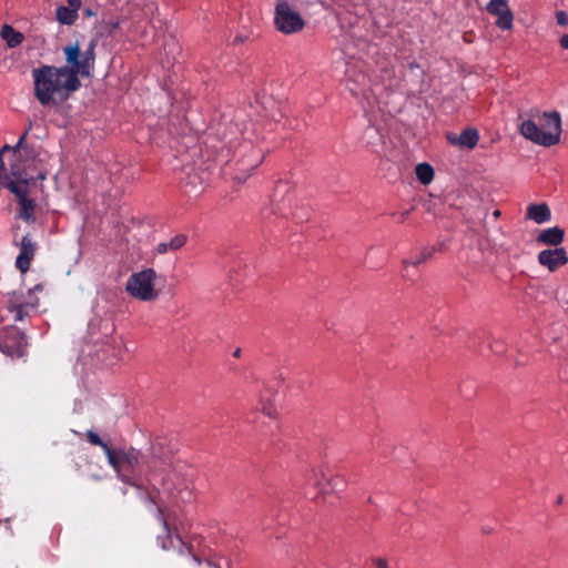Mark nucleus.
I'll return each instance as SVG.
<instances>
[{"label":"nucleus","instance_id":"obj_1","mask_svg":"<svg viewBox=\"0 0 568 568\" xmlns=\"http://www.w3.org/2000/svg\"><path fill=\"white\" fill-rule=\"evenodd\" d=\"M173 448L164 438H156L151 445V452L144 462L143 477L148 484L145 488L146 499L156 506V519L163 526L165 538L159 537L161 548L169 550L174 548L173 534L180 542L179 554L186 556L187 560L200 565L201 560L195 555L193 547L184 542L180 535V528L175 524L172 514H165L164 507L171 503L173 496V483L171 480Z\"/></svg>","mask_w":568,"mask_h":568},{"label":"nucleus","instance_id":"obj_2","mask_svg":"<svg viewBox=\"0 0 568 568\" xmlns=\"http://www.w3.org/2000/svg\"><path fill=\"white\" fill-rule=\"evenodd\" d=\"M85 438L91 445L98 446L103 450L108 464L122 483L141 488L136 478V471L141 466V453L139 449L134 447H111L92 429L87 430Z\"/></svg>","mask_w":568,"mask_h":568},{"label":"nucleus","instance_id":"obj_3","mask_svg":"<svg viewBox=\"0 0 568 568\" xmlns=\"http://www.w3.org/2000/svg\"><path fill=\"white\" fill-rule=\"evenodd\" d=\"M34 97L43 105L55 103L54 95L67 100L79 88L60 67L41 65L32 70Z\"/></svg>","mask_w":568,"mask_h":568},{"label":"nucleus","instance_id":"obj_4","mask_svg":"<svg viewBox=\"0 0 568 568\" xmlns=\"http://www.w3.org/2000/svg\"><path fill=\"white\" fill-rule=\"evenodd\" d=\"M95 48L97 40L93 39L84 50H81L79 41L69 43L62 49L65 64L60 68L79 89L81 88L80 78H91L93 75L97 58Z\"/></svg>","mask_w":568,"mask_h":568},{"label":"nucleus","instance_id":"obj_5","mask_svg":"<svg viewBox=\"0 0 568 568\" xmlns=\"http://www.w3.org/2000/svg\"><path fill=\"white\" fill-rule=\"evenodd\" d=\"M541 126L532 120H526L519 125L520 134L531 142L549 148L560 141L561 118L559 112H544L541 115Z\"/></svg>","mask_w":568,"mask_h":568},{"label":"nucleus","instance_id":"obj_6","mask_svg":"<svg viewBox=\"0 0 568 568\" xmlns=\"http://www.w3.org/2000/svg\"><path fill=\"white\" fill-rule=\"evenodd\" d=\"M235 174L234 179L245 182L250 174L263 162L264 150L255 146L251 141H243L235 151Z\"/></svg>","mask_w":568,"mask_h":568},{"label":"nucleus","instance_id":"obj_7","mask_svg":"<svg viewBox=\"0 0 568 568\" xmlns=\"http://www.w3.org/2000/svg\"><path fill=\"white\" fill-rule=\"evenodd\" d=\"M43 291V284H36L29 288L24 294L23 292H12L8 294L7 310L13 315L14 322H22L30 316L39 306V298L34 295L37 292Z\"/></svg>","mask_w":568,"mask_h":568},{"label":"nucleus","instance_id":"obj_8","mask_svg":"<svg viewBox=\"0 0 568 568\" xmlns=\"http://www.w3.org/2000/svg\"><path fill=\"white\" fill-rule=\"evenodd\" d=\"M158 274L153 268H145L141 272L133 273L125 285L126 292L134 298L150 302L158 298L159 293L154 288V282Z\"/></svg>","mask_w":568,"mask_h":568},{"label":"nucleus","instance_id":"obj_9","mask_svg":"<svg viewBox=\"0 0 568 568\" xmlns=\"http://www.w3.org/2000/svg\"><path fill=\"white\" fill-rule=\"evenodd\" d=\"M26 334L16 326H6L0 331V351L10 358H21L27 354Z\"/></svg>","mask_w":568,"mask_h":568},{"label":"nucleus","instance_id":"obj_10","mask_svg":"<svg viewBox=\"0 0 568 568\" xmlns=\"http://www.w3.org/2000/svg\"><path fill=\"white\" fill-rule=\"evenodd\" d=\"M274 23L276 29L285 34L298 32L305 26L301 14L285 0H278L276 3Z\"/></svg>","mask_w":568,"mask_h":568},{"label":"nucleus","instance_id":"obj_11","mask_svg":"<svg viewBox=\"0 0 568 568\" xmlns=\"http://www.w3.org/2000/svg\"><path fill=\"white\" fill-rule=\"evenodd\" d=\"M7 185L8 190L16 195L19 203V212L17 216L27 223H33L36 221V202L28 197V190L16 182H9Z\"/></svg>","mask_w":568,"mask_h":568},{"label":"nucleus","instance_id":"obj_12","mask_svg":"<svg viewBox=\"0 0 568 568\" xmlns=\"http://www.w3.org/2000/svg\"><path fill=\"white\" fill-rule=\"evenodd\" d=\"M486 10L489 14L497 17L496 26L499 29H511L514 16L507 0H490L486 6Z\"/></svg>","mask_w":568,"mask_h":568},{"label":"nucleus","instance_id":"obj_13","mask_svg":"<svg viewBox=\"0 0 568 568\" xmlns=\"http://www.w3.org/2000/svg\"><path fill=\"white\" fill-rule=\"evenodd\" d=\"M538 262L549 272H555L568 263V254L564 247L542 250L538 253Z\"/></svg>","mask_w":568,"mask_h":568},{"label":"nucleus","instance_id":"obj_14","mask_svg":"<svg viewBox=\"0 0 568 568\" xmlns=\"http://www.w3.org/2000/svg\"><path fill=\"white\" fill-rule=\"evenodd\" d=\"M38 250L37 242L30 234L22 236L20 243V252L16 260V266L21 273L29 271L32 260Z\"/></svg>","mask_w":568,"mask_h":568},{"label":"nucleus","instance_id":"obj_15","mask_svg":"<svg viewBox=\"0 0 568 568\" xmlns=\"http://www.w3.org/2000/svg\"><path fill=\"white\" fill-rule=\"evenodd\" d=\"M447 140L454 145H459L471 150L478 143L479 134L476 129L467 128L463 130L458 136L453 133H448Z\"/></svg>","mask_w":568,"mask_h":568},{"label":"nucleus","instance_id":"obj_16","mask_svg":"<svg viewBox=\"0 0 568 568\" xmlns=\"http://www.w3.org/2000/svg\"><path fill=\"white\" fill-rule=\"evenodd\" d=\"M272 394L270 392H266L263 394L260 398L258 405L255 408V412L252 413V416L247 417V420L250 423H256L258 419V413H263L265 416H267L271 419H275L277 415V409L275 405L272 403Z\"/></svg>","mask_w":568,"mask_h":568},{"label":"nucleus","instance_id":"obj_17","mask_svg":"<svg viewBox=\"0 0 568 568\" xmlns=\"http://www.w3.org/2000/svg\"><path fill=\"white\" fill-rule=\"evenodd\" d=\"M564 239L565 231L559 226H552L541 230L537 236V242L544 245L560 247L559 245L564 242Z\"/></svg>","mask_w":568,"mask_h":568},{"label":"nucleus","instance_id":"obj_18","mask_svg":"<svg viewBox=\"0 0 568 568\" xmlns=\"http://www.w3.org/2000/svg\"><path fill=\"white\" fill-rule=\"evenodd\" d=\"M81 7L80 0H70L69 7H59L57 9V19L60 23L71 26L78 18V10Z\"/></svg>","mask_w":568,"mask_h":568},{"label":"nucleus","instance_id":"obj_19","mask_svg":"<svg viewBox=\"0 0 568 568\" xmlns=\"http://www.w3.org/2000/svg\"><path fill=\"white\" fill-rule=\"evenodd\" d=\"M526 216L537 224H542L551 219V211L546 203L529 204Z\"/></svg>","mask_w":568,"mask_h":568},{"label":"nucleus","instance_id":"obj_20","mask_svg":"<svg viewBox=\"0 0 568 568\" xmlns=\"http://www.w3.org/2000/svg\"><path fill=\"white\" fill-rule=\"evenodd\" d=\"M186 235L184 234H178L175 236H173L170 241L168 242H162V243H159L155 247H154V252L156 254H165L168 253L169 251H178L180 250L182 246L185 245L186 243Z\"/></svg>","mask_w":568,"mask_h":568},{"label":"nucleus","instance_id":"obj_21","mask_svg":"<svg viewBox=\"0 0 568 568\" xmlns=\"http://www.w3.org/2000/svg\"><path fill=\"white\" fill-rule=\"evenodd\" d=\"M1 38L7 42L9 48H16L22 43L24 36L16 31L11 26L4 24L0 31Z\"/></svg>","mask_w":568,"mask_h":568},{"label":"nucleus","instance_id":"obj_22","mask_svg":"<svg viewBox=\"0 0 568 568\" xmlns=\"http://www.w3.org/2000/svg\"><path fill=\"white\" fill-rule=\"evenodd\" d=\"M415 173L418 181L424 185L429 184L434 179V169L426 162L417 164Z\"/></svg>","mask_w":568,"mask_h":568},{"label":"nucleus","instance_id":"obj_23","mask_svg":"<svg viewBox=\"0 0 568 568\" xmlns=\"http://www.w3.org/2000/svg\"><path fill=\"white\" fill-rule=\"evenodd\" d=\"M436 252V248L435 247H432V248H424L422 252H420V255L415 258V260H404L403 261V264L405 266V268H407L408 266H418L423 263H425L426 261H428L433 254Z\"/></svg>","mask_w":568,"mask_h":568},{"label":"nucleus","instance_id":"obj_24","mask_svg":"<svg viewBox=\"0 0 568 568\" xmlns=\"http://www.w3.org/2000/svg\"><path fill=\"white\" fill-rule=\"evenodd\" d=\"M322 479H325V475L316 469H312L307 475V481L320 489H324Z\"/></svg>","mask_w":568,"mask_h":568},{"label":"nucleus","instance_id":"obj_25","mask_svg":"<svg viewBox=\"0 0 568 568\" xmlns=\"http://www.w3.org/2000/svg\"><path fill=\"white\" fill-rule=\"evenodd\" d=\"M11 175L14 176L19 182L27 184V173L24 170H21L20 168L12 166L10 171Z\"/></svg>","mask_w":568,"mask_h":568},{"label":"nucleus","instance_id":"obj_26","mask_svg":"<svg viewBox=\"0 0 568 568\" xmlns=\"http://www.w3.org/2000/svg\"><path fill=\"white\" fill-rule=\"evenodd\" d=\"M13 182L8 174L4 173V164L2 159H0V190L2 187L8 189V183Z\"/></svg>","mask_w":568,"mask_h":568},{"label":"nucleus","instance_id":"obj_27","mask_svg":"<svg viewBox=\"0 0 568 568\" xmlns=\"http://www.w3.org/2000/svg\"><path fill=\"white\" fill-rule=\"evenodd\" d=\"M27 136H28V130H24V132L20 135L16 145L12 146V153H13L14 158H17L19 155V151L23 146V143L26 142Z\"/></svg>","mask_w":568,"mask_h":568},{"label":"nucleus","instance_id":"obj_28","mask_svg":"<svg viewBox=\"0 0 568 568\" xmlns=\"http://www.w3.org/2000/svg\"><path fill=\"white\" fill-rule=\"evenodd\" d=\"M556 22L560 27H568V14L560 10L556 12Z\"/></svg>","mask_w":568,"mask_h":568},{"label":"nucleus","instance_id":"obj_29","mask_svg":"<svg viewBox=\"0 0 568 568\" xmlns=\"http://www.w3.org/2000/svg\"><path fill=\"white\" fill-rule=\"evenodd\" d=\"M373 562L376 568H388L387 561L383 558H376Z\"/></svg>","mask_w":568,"mask_h":568},{"label":"nucleus","instance_id":"obj_30","mask_svg":"<svg viewBox=\"0 0 568 568\" xmlns=\"http://www.w3.org/2000/svg\"><path fill=\"white\" fill-rule=\"evenodd\" d=\"M559 43L562 49L568 50V33L561 36Z\"/></svg>","mask_w":568,"mask_h":568},{"label":"nucleus","instance_id":"obj_31","mask_svg":"<svg viewBox=\"0 0 568 568\" xmlns=\"http://www.w3.org/2000/svg\"><path fill=\"white\" fill-rule=\"evenodd\" d=\"M338 481H339V480H338V478L329 479L328 484H329V486H331V488H332L333 490H337V489H339Z\"/></svg>","mask_w":568,"mask_h":568},{"label":"nucleus","instance_id":"obj_32","mask_svg":"<svg viewBox=\"0 0 568 568\" xmlns=\"http://www.w3.org/2000/svg\"><path fill=\"white\" fill-rule=\"evenodd\" d=\"M233 356L239 358L241 356V348H236L233 353Z\"/></svg>","mask_w":568,"mask_h":568},{"label":"nucleus","instance_id":"obj_33","mask_svg":"<svg viewBox=\"0 0 568 568\" xmlns=\"http://www.w3.org/2000/svg\"><path fill=\"white\" fill-rule=\"evenodd\" d=\"M206 565H207L209 568H220L219 566L214 565L210 560L206 562Z\"/></svg>","mask_w":568,"mask_h":568},{"label":"nucleus","instance_id":"obj_34","mask_svg":"<svg viewBox=\"0 0 568 568\" xmlns=\"http://www.w3.org/2000/svg\"><path fill=\"white\" fill-rule=\"evenodd\" d=\"M493 215L495 217H499L500 216V211L499 210L494 211Z\"/></svg>","mask_w":568,"mask_h":568},{"label":"nucleus","instance_id":"obj_35","mask_svg":"<svg viewBox=\"0 0 568 568\" xmlns=\"http://www.w3.org/2000/svg\"><path fill=\"white\" fill-rule=\"evenodd\" d=\"M31 128H32V122H31V121H29V123H28V125H27V129H26V130H28V132H29V131L31 130Z\"/></svg>","mask_w":568,"mask_h":568},{"label":"nucleus","instance_id":"obj_36","mask_svg":"<svg viewBox=\"0 0 568 568\" xmlns=\"http://www.w3.org/2000/svg\"><path fill=\"white\" fill-rule=\"evenodd\" d=\"M561 501H562V497L559 496L558 499H557V504L559 505V504H561Z\"/></svg>","mask_w":568,"mask_h":568},{"label":"nucleus","instance_id":"obj_37","mask_svg":"<svg viewBox=\"0 0 568 568\" xmlns=\"http://www.w3.org/2000/svg\"><path fill=\"white\" fill-rule=\"evenodd\" d=\"M407 214H408L407 212L402 214V221H404L406 219Z\"/></svg>","mask_w":568,"mask_h":568},{"label":"nucleus","instance_id":"obj_38","mask_svg":"<svg viewBox=\"0 0 568 568\" xmlns=\"http://www.w3.org/2000/svg\"><path fill=\"white\" fill-rule=\"evenodd\" d=\"M294 568H300L298 566L294 567Z\"/></svg>","mask_w":568,"mask_h":568},{"label":"nucleus","instance_id":"obj_39","mask_svg":"<svg viewBox=\"0 0 568 568\" xmlns=\"http://www.w3.org/2000/svg\"><path fill=\"white\" fill-rule=\"evenodd\" d=\"M68 2L70 3V0H68Z\"/></svg>","mask_w":568,"mask_h":568}]
</instances>
